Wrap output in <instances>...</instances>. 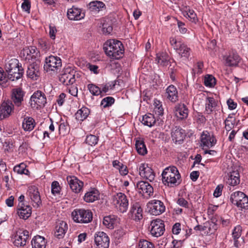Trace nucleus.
Returning <instances> with one entry per match:
<instances>
[{
    "instance_id": "25",
    "label": "nucleus",
    "mask_w": 248,
    "mask_h": 248,
    "mask_svg": "<svg viewBox=\"0 0 248 248\" xmlns=\"http://www.w3.org/2000/svg\"><path fill=\"white\" fill-rule=\"evenodd\" d=\"M67 16L69 20H79L84 18L85 13L82 12V10L81 9L73 6L68 10Z\"/></svg>"
},
{
    "instance_id": "40",
    "label": "nucleus",
    "mask_w": 248,
    "mask_h": 248,
    "mask_svg": "<svg viewBox=\"0 0 248 248\" xmlns=\"http://www.w3.org/2000/svg\"><path fill=\"white\" fill-rule=\"evenodd\" d=\"M156 120L153 114L147 113L142 117V123L149 127H152L155 124Z\"/></svg>"
},
{
    "instance_id": "64",
    "label": "nucleus",
    "mask_w": 248,
    "mask_h": 248,
    "mask_svg": "<svg viewBox=\"0 0 248 248\" xmlns=\"http://www.w3.org/2000/svg\"><path fill=\"white\" fill-rule=\"evenodd\" d=\"M181 224L179 223H176L173 226L172 232L175 234H178L179 233L181 230Z\"/></svg>"
},
{
    "instance_id": "30",
    "label": "nucleus",
    "mask_w": 248,
    "mask_h": 248,
    "mask_svg": "<svg viewBox=\"0 0 248 248\" xmlns=\"http://www.w3.org/2000/svg\"><path fill=\"white\" fill-rule=\"evenodd\" d=\"M17 214L21 218L27 219L31 214V208L29 205H25L24 203L18 204Z\"/></svg>"
},
{
    "instance_id": "6",
    "label": "nucleus",
    "mask_w": 248,
    "mask_h": 248,
    "mask_svg": "<svg viewBox=\"0 0 248 248\" xmlns=\"http://www.w3.org/2000/svg\"><path fill=\"white\" fill-rule=\"evenodd\" d=\"M231 202L237 207L242 209H248V197L243 192L235 191L231 196Z\"/></svg>"
},
{
    "instance_id": "24",
    "label": "nucleus",
    "mask_w": 248,
    "mask_h": 248,
    "mask_svg": "<svg viewBox=\"0 0 248 248\" xmlns=\"http://www.w3.org/2000/svg\"><path fill=\"white\" fill-rule=\"evenodd\" d=\"M66 180L73 192L76 193L80 192L83 186V183L82 181L74 176H68L67 177Z\"/></svg>"
},
{
    "instance_id": "58",
    "label": "nucleus",
    "mask_w": 248,
    "mask_h": 248,
    "mask_svg": "<svg viewBox=\"0 0 248 248\" xmlns=\"http://www.w3.org/2000/svg\"><path fill=\"white\" fill-rule=\"evenodd\" d=\"M225 128L226 130L228 131L231 130V129L234 126V122H232L230 120H228V119H226L225 120Z\"/></svg>"
},
{
    "instance_id": "33",
    "label": "nucleus",
    "mask_w": 248,
    "mask_h": 248,
    "mask_svg": "<svg viewBox=\"0 0 248 248\" xmlns=\"http://www.w3.org/2000/svg\"><path fill=\"white\" fill-rule=\"evenodd\" d=\"M46 244L45 238L40 235L35 236L31 240L32 248H46Z\"/></svg>"
},
{
    "instance_id": "37",
    "label": "nucleus",
    "mask_w": 248,
    "mask_h": 248,
    "mask_svg": "<svg viewBox=\"0 0 248 248\" xmlns=\"http://www.w3.org/2000/svg\"><path fill=\"white\" fill-rule=\"evenodd\" d=\"M35 125V121L32 117L27 116L24 118L22 122V128L25 131H31Z\"/></svg>"
},
{
    "instance_id": "50",
    "label": "nucleus",
    "mask_w": 248,
    "mask_h": 248,
    "mask_svg": "<svg viewBox=\"0 0 248 248\" xmlns=\"http://www.w3.org/2000/svg\"><path fill=\"white\" fill-rule=\"evenodd\" d=\"M242 233V227L240 225L234 227L232 232L233 239H239Z\"/></svg>"
},
{
    "instance_id": "5",
    "label": "nucleus",
    "mask_w": 248,
    "mask_h": 248,
    "mask_svg": "<svg viewBox=\"0 0 248 248\" xmlns=\"http://www.w3.org/2000/svg\"><path fill=\"white\" fill-rule=\"evenodd\" d=\"M170 43L181 57L188 58L190 56L191 53L190 48L181 40H177L173 37H171L170 38Z\"/></svg>"
},
{
    "instance_id": "46",
    "label": "nucleus",
    "mask_w": 248,
    "mask_h": 248,
    "mask_svg": "<svg viewBox=\"0 0 248 248\" xmlns=\"http://www.w3.org/2000/svg\"><path fill=\"white\" fill-rule=\"evenodd\" d=\"M204 83L206 87H213L216 84V79L212 75H208L205 77Z\"/></svg>"
},
{
    "instance_id": "31",
    "label": "nucleus",
    "mask_w": 248,
    "mask_h": 248,
    "mask_svg": "<svg viewBox=\"0 0 248 248\" xmlns=\"http://www.w3.org/2000/svg\"><path fill=\"white\" fill-rule=\"evenodd\" d=\"M166 94L167 98L172 103L178 100V91L174 85H170L167 88Z\"/></svg>"
},
{
    "instance_id": "16",
    "label": "nucleus",
    "mask_w": 248,
    "mask_h": 248,
    "mask_svg": "<svg viewBox=\"0 0 248 248\" xmlns=\"http://www.w3.org/2000/svg\"><path fill=\"white\" fill-rule=\"evenodd\" d=\"M143 210L140 202H136L131 204L128 214L129 216L133 220L139 221L143 218Z\"/></svg>"
},
{
    "instance_id": "2",
    "label": "nucleus",
    "mask_w": 248,
    "mask_h": 248,
    "mask_svg": "<svg viewBox=\"0 0 248 248\" xmlns=\"http://www.w3.org/2000/svg\"><path fill=\"white\" fill-rule=\"evenodd\" d=\"M162 182L166 186L173 187L180 184L181 175L175 166H170L165 169L162 173Z\"/></svg>"
},
{
    "instance_id": "15",
    "label": "nucleus",
    "mask_w": 248,
    "mask_h": 248,
    "mask_svg": "<svg viewBox=\"0 0 248 248\" xmlns=\"http://www.w3.org/2000/svg\"><path fill=\"white\" fill-rule=\"evenodd\" d=\"M94 242L96 248H108L109 239L106 233L103 232H99L95 233L94 235Z\"/></svg>"
},
{
    "instance_id": "49",
    "label": "nucleus",
    "mask_w": 248,
    "mask_h": 248,
    "mask_svg": "<svg viewBox=\"0 0 248 248\" xmlns=\"http://www.w3.org/2000/svg\"><path fill=\"white\" fill-rule=\"evenodd\" d=\"M98 141V138L93 135H90L86 137L85 142L91 146L95 145Z\"/></svg>"
},
{
    "instance_id": "18",
    "label": "nucleus",
    "mask_w": 248,
    "mask_h": 248,
    "mask_svg": "<svg viewBox=\"0 0 248 248\" xmlns=\"http://www.w3.org/2000/svg\"><path fill=\"white\" fill-rule=\"evenodd\" d=\"M29 237V232L27 230L17 232L14 237L13 243L17 247H22L26 245Z\"/></svg>"
},
{
    "instance_id": "47",
    "label": "nucleus",
    "mask_w": 248,
    "mask_h": 248,
    "mask_svg": "<svg viewBox=\"0 0 248 248\" xmlns=\"http://www.w3.org/2000/svg\"><path fill=\"white\" fill-rule=\"evenodd\" d=\"M88 89L93 95H101V88L93 84L88 85Z\"/></svg>"
},
{
    "instance_id": "26",
    "label": "nucleus",
    "mask_w": 248,
    "mask_h": 248,
    "mask_svg": "<svg viewBox=\"0 0 248 248\" xmlns=\"http://www.w3.org/2000/svg\"><path fill=\"white\" fill-rule=\"evenodd\" d=\"M175 116L180 120L187 118L189 110L186 106L184 103H178L174 107Z\"/></svg>"
},
{
    "instance_id": "11",
    "label": "nucleus",
    "mask_w": 248,
    "mask_h": 248,
    "mask_svg": "<svg viewBox=\"0 0 248 248\" xmlns=\"http://www.w3.org/2000/svg\"><path fill=\"white\" fill-rule=\"evenodd\" d=\"M62 66L61 59L54 56H49L46 58L44 69L47 71H57Z\"/></svg>"
},
{
    "instance_id": "27",
    "label": "nucleus",
    "mask_w": 248,
    "mask_h": 248,
    "mask_svg": "<svg viewBox=\"0 0 248 248\" xmlns=\"http://www.w3.org/2000/svg\"><path fill=\"white\" fill-rule=\"evenodd\" d=\"M14 105L9 102H3L0 105V120L8 117L11 113Z\"/></svg>"
},
{
    "instance_id": "60",
    "label": "nucleus",
    "mask_w": 248,
    "mask_h": 248,
    "mask_svg": "<svg viewBox=\"0 0 248 248\" xmlns=\"http://www.w3.org/2000/svg\"><path fill=\"white\" fill-rule=\"evenodd\" d=\"M87 66L88 68L91 72H93V73L97 74L99 73V71L98 70V67L97 65L88 63L87 65Z\"/></svg>"
},
{
    "instance_id": "13",
    "label": "nucleus",
    "mask_w": 248,
    "mask_h": 248,
    "mask_svg": "<svg viewBox=\"0 0 248 248\" xmlns=\"http://www.w3.org/2000/svg\"><path fill=\"white\" fill-rule=\"evenodd\" d=\"M76 71L70 67L65 68L60 76L59 80L65 85L73 84L75 82Z\"/></svg>"
},
{
    "instance_id": "22",
    "label": "nucleus",
    "mask_w": 248,
    "mask_h": 248,
    "mask_svg": "<svg viewBox=\"0 0 248 248\" xmlns=\"http://www.w3.org/2000/svg\"><path fill=\"white\" fill-rule=\"evenodd\" d=\"M201 146L212 147L216 143V140L213 135L207 131H203L201 136Z\"/></svg>"
},
{
    "instance_id": "20",
    "label": "nucleus",
    "mask_w": 248,
    "mask_h": 248,
    "mask_svg": "<svg viewBox=\"0 0 248 248\" xmlns=\"http://www.w3.org/2000/svg\"><path fill=\"white\" fill-rule=\"evenodd\" d=\"M136 187L140 194L145 196H151L153 195L154 189L152 186L145 181H140L137 183Z\"/></svg>"
},
{
    "instance_id": "61",
    "label": "nucleus",
    "mask_w": 248,
    "mask_h": 248,
    "mask_svg": "<svg viewBox=\"0 0 248 248\" xmlns=\"http://www.w3.org/2000/svg\"><path fill=\"white\" fill-rule=\"evenodd\" d=\"M101 95H104L109 90H110L109 84L102 85L101 86Z\"/></svg>"
},
{
    "instance_id": "9",
    "label": "nucleus",
    "mask_w": 248,
    "mask_h": 248,
    "mask_svg": "<svg viewBox=\"0 0 248 248\" xmlns=\"http://www.w3.org/2000/svg\"><path fill=\"white\" fill-rule=\"evenodd\" d=\"M46 103V99L45 94L39 90L33 93L29 101L31 107L36 108L44 107Z\"/></svg>"
},
{
    "instance_id": "17",
    "label": "nucleus",
    "mask_w": 248,
    "mask_h": 248,
    "mask_svg": "<svg viewBox=\"0 0 248 248\" xmlns=\"http://www.w3.org/2000/svg\"><path fill=\"white\" fill-rule=\"evenodd\" d=\"M40 62H35L30 63L28 66V69L26 72L28 78L32 80H37L40 76Z\"/></svg>"
},
{
    "instance_id": "51",
    "label": "nucleus",
    "mask_w": 248,
    "mask_h": 248,
    "mask_svg": "<svg viewBox=\"0 0 248 248\" xmlns=\"http://www.w3.org/2000/svg\"><path fill=\"white\" fill-rule=\"evenodd\" d=\"M59 131L60 134L65 135L69 131V127L66 123L64 122L61 123L59 125Z\"/></svg>"
},
{
    "instance_id": "10",
    "label": "nucleus",
    "mask_w": 248,
    "mask_h": 248,
    "mask_svg": "<svg viewBox=\"0 0 248 248\" xmlns=\"http://www.w3.org/2000/svg\"><path fill=\"white\" fill-rule=\"evenodd\" d=\"M26 94V92L21 87L15 88L12 90L11 99L16 107L23 106Z\"/></svg>"
},
{
    "instance_id": "21",
    "label": "nucleus",
    "mask_w": 248,
    "mask_h": 248,
    "mask_svg": "<svg viewBox=\"0 0 248 248\" xmlns=\"http://www.w3.org/2000/svg\"><path fill=\"white\" fill-rule=\"evenodd\" d=\"M28 192L30 198L33 202V206L36 208L39 207L42 204V201L38 188L34 186H31L29 187Z\"/></svg>"
},
{
    "instance_id": "7",
    "label": "nucleus",
    "mask_w": 248,
    "mask_h": 248,
    "mask_svg": "<svg viewBox=\"0 0 248 248\" xmlns=\"http://www.w3.org/2000/svg\"><path fill=\"white\" fill-rule=\"evenodd\" d=\"M20 56L23 60L30 63L39 62L40 52L35 46L27 47L21 51Z\"/></svg>"
},
{
    "instance_id": "28",
    "label": "nucleus",
    "mask_w": 248,
    "mask_h": 248,
    "mask_svg": "<svg viewBox=\"0 0 248 248\" xmlns=\"http://www.w3.org/2000/svg\"><path fill=\"white\" fill-rule=\"evenodd\" d=\"M225 64L228 66H236L241 61V58L239 55L235 52H231L229 53L225 58Z\"/></svg>"
},
{
    "instance_id": "44",
    "label": "nucleus",
    "mask_w": 248,
    "mask_h": 248,
    "mask_svg": "<svg viewBox=\"0 0 248 248\" xmlns=\"http://www.w3.org/2000/svg\"><path fill=\"white\" fill-rule=\"evenodd\" d=\"M115 102V99L111 96H107L104 98L101 102V106L106 108L112 106Z\"/></svg>"
},
{
    "instance_id": "41",
    "label": "nucleus",
    "mask_w": 248,
    "mask_h": 248,
    "mask_svg": "<svg viewBox=\"0 0 248 248\" xmlns=\"http://www.w3.org/2000/svg\"><path fill=\"white\" fill-rule=\"evenodd\" d=\"M117 217L114 215H109L104 217L103 223L108 229H113L116 223Z\"/></svg>"
},
{
    "instance_id": "55",
    "label": "nucleus",
    "mask_w": 248,
    "mask_h": 248,
    "mask_svg": "<svg viewBox=\"0 0 248 248\" xmlns=\"http://www.w3.org/2000/svg\"><path fill=\"white\" fill-rule=\"evenodd\" d=\"M186 15H187L188 17L190 18L192 22H196L197 19L196 15L195 13L194 10L188 9V10L186 11Z\"/></svg>"
},
{
    "instance_id": "45",
    "label": "nucleus",
    "mask_w": 248,
    "mask_h": 248,
    "mask_svg": "<svg viewBox=\"0 0 248 248\" xmlns=\"http://www.w3.org/2000/svg\"><path fill=\"white\" fill-rule=\"evenodd\" d=\"M51 193L56 196L60 194L61 191V187L58 181H54L51 183Z\"/></svg>"
},
{
    "instance_id": "59",
    "label": "nucleus",
    "mask_w": 248,
    "mask_h": 248,
    "mask_svg": "<svg viewBox=\"0 0 248 248\" xmlns=\"http://www.w3.org/2000/svg\"><path fill=\"white\" fill-rule=\"evenodd\" d=\"M228 108L231 110L234 109L237 107V103L234 102L232 99L230 98L227 101Z\"/></svg>"
},
{
    "instance_id": "54",
    "label": "nucleus",
    "mask_w": 248,
    "mask_h": 248,
    "mask_svg": "<svg viewBox=\"0 0 248 248\" xmlns=\"http://www.w3.org/2000/svg\"><path fill=\"white\" fill-rule=\"evenodd\" d=\"M21 7L24 11L29 13L31 9V3L29 0H24L22 3Z\"/></svg>"
},
{
    "instance_id": "32",
    "label": "nucleus",
    "mask_w": 248,
    "mask_h": 248,
    "mask_svg": "<svg viewBox=\"0 0 248 248\" xmlns=\"http://www.w3.org/2000/svg\"><path fill=\"white\" fill-rule=\"evenodd\" d=\"M227 183L231 186H235L240 183V174L238 170H233L228 174Z\"/></svg>"
},
{
    "instance_id": "3",
    "label": "nucleus",
    "mask_w": 248,
    "mask_h": 248,
    "mask_svg": "<svg viewBox=\"0 0 248 248\" xmlns=\"http://www.w3.org/2000/svg\"><path fill=\"white\" fill-rule=\"evenodd\" d=\"M24 69L21 64L7 74L0 67V84H5L9 80H17L22 77Z\"/></svg>"
},
{
    "instance_id": "57",
    "label": "nucleus",
    "mask_w": 248,
    "mask_h": 248,
    "mask_svg": "<svg viewBox=\"0 0 248 248\" xmlns=\"http://www.w3.org/2000/svg\"><path fill=\"white\" fill-rule=\"evenodd\" d=\"M223 187L222 185H218L217 186L213 194L215 197H218L221 195Z\"/></svg>"
},
{
    "instance_id": "56",
    "label": "nucleus",
    "mask_w": 248,
    "mask_h": 248,
    "mask_svg": "<svg viewBox=\"0 0 248 248\" xmlns=\"http://www.w3.org/2000/svg\"><path fill=\"white\" fill-rule=\"evenodd\" d=\"M177 203L180 206L185 207V208H188V203L187 201H186L183 198H180L177 201Z\"/></svg>"
},
{
    "instance_id": "19",
    "label": "nucleus",
    "mask_w": 248,
    "mask_h": 248,
    "mask_svg": "<svg viewBox=\"0 0 248 248\" xmlns=\"http://www.w3.org/2000/svg\"><path fill=\"white\" fill-rule=\"evenodd\" d=\"M139 171L141 177L148 180L150 182L154 180L155 174L148 164H141L139 166Z\"/></svg>"
},
{
    "instance_id": "52",
    "label": "nucleus",
    "mask_w": 248,
    "mask_h": 248,
    "mask_svg": "<svg viewBox=\"0 0 248 248\" xmlns=\"http://www.w3.org/2000/svg\"><path fill=\"white\" fill-rule=\"evenodd\" d=\"M138 248H155L154 245L152 243H151L146 240H140L139 243Z\"/></svg>"
},
{
    "instance_id": "8",
    "label": "nucleus",
    "mask_w": 248,
    "mask_h": 248,
    "mask_svg": "<svg viewBox=\"0 0 248 248\" xmlns=\"http://www.w3.org/2000/svg\"><path fill=\"white\" fill-rule=\"evenodd\" d=\"M112 202L119 212L124 213L126 212L128 207V200L123 193H116L112 196Z\"/></svg>"
},
{
    "instance_id": "42",
    "label": "nucleus",
    "mask_w": 248,
    "mask_h": 248,
    "mask_svg": "<svg viewBox=\"0 0 248 248\" xmlns=\"http://www.w3.org/2000/svg\"><path fill=\"white\" fill-rule=\"evenodd\" d=\"M135 147L137 152L141 155H145L147 150L144 142L142 140H138L135 143Z\"/></svg>"
},
{
    "instance_id": "36",
    "label": "nucleus",
    "mask_w": 248,
    "mask_h": 248,
    "mask_svg": "<svg viewBox=\"0 0 248 248\" xmlns=\"http://www.w3.org/2000/svg\"><path fill=\"white\" fill-rule=\"evenodd\" d=\"M205 113L210 114L212 113L214 109L217 106V102L212 97H208L206 98L205 101Z\"/></svg>"
},
{
    "instance_id": "29",
    "label": "nucleus",
    "mask_w": 248,
    "mask_h": 248,
    "mask_svg": "<svg viewBox=\"0 0 248 248\" xmlns=\"http://www.w3.org/2000/svg\"><path fill=\"white\" fill-rule=\"evenodd\" d=\"M68 229L66 223L63 221L58 222L55 227V236L58 239L62 238Z\"/></svg>"
},
{
    "instance_id": "43",
    "label": "nucleus",
    "mask_w": 248,
    "mask_h": 248,
    "mask_svg": "<svg viewBox=\"0 0 248 248\" xmlns=\"http://www.w3.org/2000/svg\"><path fill=\"white\" fill-rule=\"evenodd\" d=\"M20 64L19 62V61L16 59H12L9 60L5 64V73L7 74L10 72V71H12L13 69L16 68L17 66H18Z\"/></svg>"
},
{
    "instance_id": "34",
    "label": "nucleus",
    "mask_w": 248,
    "mask_h": 248,
    "mask_svg": "<svg viewBox=\"0 0 248 248\" xmlns=\"http://www.w3.org/2000/svg\"><path fill=\"white\" fill-rule=\"evenodd\" d=\"M99 198V191L96 189H93L85 194L84 200L87 202H93Z\"/></svg>"
},
{
    "instance_id": "39",
    "label": "nucleus",
    "mask_w": 248,
    "mask_h": 248,
    "mask_svg": "<svg viewBox=\"0 0 248 248\" xmlns=\"http://www.w3.org/2000/svg\"><path fill=\"white\" fill-rule=\"evenodd\" d=\"M90 112V109L85 107H82L75 113V117L77 120L83 121L89 116Z\"/></svg>"
},
{
    "instance_id": "38",
    "label": "nucleus",
    "mask_w": 248,
    "mask_h": 248,
    "mask_svg": "<svg viewBox=\"0 0 248 248\" xmlns=\"http://www.w3.org/2000/svg\"><path fill=\"white\" fill-rule=\"evenodd\" d=\"M105 7V4L100 1H93L89 4L90 12L96 14Z\"/></svg>"
},
{
    "instance_id": "62",
    "label": "nucleus",
    "mask_w": 248,
    "mask_h": 248,
    "mask_svg": "<svg viewBox=\"0 0 248 248\" xmlns=\"http://www.w3.org/2000/svg\"><path fill=\"white\" fill-rule=\"evenodd\" d=\"M103 31L104 33L109 34L112 31V27L108 26L106 23H103L102 25Z\"/></svg>"
},
{
    "instance_id": "14",
    "label": "nucleus",
    "mask_w": 248,
    "mask_h": 248,
    "mask_svg": "<svg viewBox=\"0 0 248 248\" xmlns=\"http://www.w3.org/2000/svg\"><path fill=\"white\" fill-rule=\"evenodd\" d=\"M147 207L150 214L155 216L160 215L165 210L164 203L159 200L151 201L147 204Z\"/></svg>"
},
{
    "instance_id": "48",
    "label": "nucleus",
    "mask_w": 248,
    "mask_h": 248,
    "mask_svg": "<svg viewBox=\"0 0 248 248\" xmlns=\"http://www.w3.org/2000/svg\"><path fill=\"white\" fill-rule=\"evenodd\" d=\"M25 165L24 163H21L18 165L15 166L14 168V171L17 172L18 174H27L29 170L25 168Z\"/></svg>"
},
{
    "instance_id": "23",
    "label": "nucleus",
    "mask_w": 248,
    "mask_h": 248,
    "mask_svg": "<svg viewBox=\"0 0 248 248\" xmlns=\"http://www.w3.org/2000/svg\"><path fill=\"white\" fill-rule=\"evenodd\" d=\"M171 138L175 143L181 144L186 136L185 130L180 126H175L171 130Z\"/></svg>"
},
{
    "instance_id": "63",
    "label": "nucleus",
    "mask_w": 248,
    "mask_h": 248,
    "mask_svg": "<svg viewBox=\"0 0 248 248\" xmlns=\"http://www.w3.org/2000/svg\"><path fill=\"white\" fill-rule=\"evenodd\" d=\"M56 32H57V30H56L55 27L51 26H49V34L50 37L52 39H53V40L55 39V34H56Z\"/></svg>"
},
{
    "instance_id": "35",
    "label": "nucleus",
    "mask_w": 248,
    "mask_h": 248,
    "mask_svg": "<svg viewBox=\"0 0 248 248\" xmlns=\"http://www.w3.org/2000/svg\"><path fill=\"white\" fill-rule=\"evenodd\" d=\"M156 61L162 66H166L170 62V57L165 52H159L156 54Z\"/></svg>"
},
{
    "instance_id": "53",
    "label": "nucleus",
    "mask_w": 248,
    "mask_h": 248,
    "mask_svg": "<svg viewBox=\"0 0 248 248\" xmlns=\"http://www.w3.org/2000/svg\"><path fill=\"white\" fill-rule=\"evenodd\" d=\"M177 25L180 32L182 34H185L187 31V29L185 23L179 20L177 21Z\"/></svg>"
},
{
    "instance_id": "1",
    "label": "nucleus",
    "mask_w": 248,
    "mask_h": 248,
    "mask_svg": "<svg viewBox=\"0 0 248 248\" xmlns=\"http://www.w3.org/2000/svg\"><path fill=\"white\" fill-rule=\"evenodd\" d=\"M103 49L107 56L114 59L122 58L124 53L122 43L115 39L107 40L104 44Z\"/></svg>"
},
{
    "instance_id": "4",
    "label": "nucleus",
    "mask_w": 248,
    "mask_h": 248,
    "mask_svg": "<svg viewBox=\"0 0 248 248\" xmlns=\"http://www.w3.org/2000/svg\"><path fill=\"white\" fill-rule=\"evenodd\" d=\"M73 220L77 223H88L93 219V213L90 210L76 209L71 214Z\"/></svg>"
},
{
    "instance_id": "12",
    "label": "nucleus",
    "mask_w": 248,
    "mask_h": 248,
    "mask_svg": "<svg viewBox=\"0 0 248 248\" xmlns=\"http://www.w3.org/2000/svg\"><path fill=\"white\" fill-rule=\"evenodd\" d=\"M149 228L151 234L156 237L163 235L165 230L163 221L160 219L152 221Z\"/></svg>"
}]
</instances>
